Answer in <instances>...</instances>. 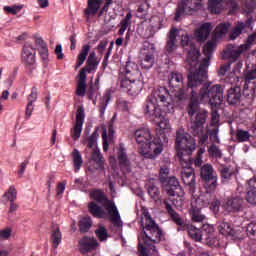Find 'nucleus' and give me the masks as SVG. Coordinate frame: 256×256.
<instances>
[{"label":"nucleus","mask_w":256,"mask_h":256,"mask_svg":"<svg viewBox=\"0 0 256 256\" xmlns=\"http://www.w3.org/2000/svg\"><path fill=\"white\" fill-rule=\"evenodd\" d=\"M181 46L188 53L186 60V69L189 71L188 87L191 89H193V87H199V85L207 79V70L209 69L211 57H213V51H215L217 47V42L215 40H209L204 45L203 53L205 58L201 61L200 65L199 57H201V52L198 50L197 46H195V43L191 41L187 32L181 34Z\"/></svg>","instance_id":"1"},{"label":"nucleus","mask_w":256,"mask_h":256,"mask_svg":"<svg viewBox=\"0 0 256 256\" xmlns=\"http://www.w3.org/2000/svg\"><path fill=\"white\" fill-rule=\"evenodd\" d=\"M175 147L177 151V157L182 165L181 179L186 185L190 195L195 193L196 182L195 172L191 168V162L189 161V155H192L195 151L196 143L195 139L184 129L176 131V142Z\"/></svg>","instance_id":"2"},{"label":"nucleus","mask_w":256,"mask_h":256,"mask_svg":"<svg viewBox=\"0 0 256 256\" xmlns=\"http://www.w3.org/2000/svg\"><path fill=\"white\" fill-rule=\"evenodd\" d=\"M174 107L169 90L166 87L159 86L146 98L142 111L146 119L155 121V119H162L167 113H172Z\"/></svg>","instance_id":"3"},{"label":"nucleus","mask_w":256,"mask_h":256,"mask_svg":"<svg viewBox=\"0 0 256 256\" xmlns=\"http://www.w3.org/2000/svg\"><path fill=\"white\" fill-rule=\"evenodd\" d=\"M134 137L139 145V153L146 159H156L163 153V142L161 137L151 135L149 128H141L134 132Z\"/></svg>","instance_id":"4"},{"label":"nucleus","mask_w":256,"mask_h":256,"mask_svg":"<svg viewBox=\"0 0 256 256\" xmlns=\"http://www.w3.org/2000/svg\"><path fill=\"white\" fill-rule=\"evenodd\" d=\"M191 97L186 106V113L190 117V124L188 131L191 135H201L203 131V125L207 123L209 112L201 108L199 98L195 95V91L191 92Z\"/></svg>","instance_id":"5"},{"label":"nucleus","mask_w":256,"mask_h":256,"mask_svg":"<svg viewBox=\"0 0 256 256\" xmlns=\"http://www.w3.org/2000/svg\"><path fill=\"white\" fill-rule=\"evenodd\" d=\"M163 205L173 223L177 225L176 231H187L191 239H193L196 242L201 241V237H203L201 230L187 223V220L181 217V215H179V213H177V211L173 209V200L166 199L163 201Z\"/></svg>","instance_id":"6"},{"label":"nucleus","mask_w":256,"mask_h":256,"mask_svg":"<svg viewBox=\"0 0 256 256\" xmlns=\"http://www.w3.org/2000/svg\"><path fill=\"white\" fill-rule=\"evenodd\" d=\"M90 199H93L97 203H100L108 211L110 221L114 227H123V222H121V215L115 202L109 200L102 190L96 189L90 192Z\"/></svg>","instance_id":"7"},{"label":"nucleus","mask_w":256,"mask_h":256,"mask_svg":"<svg viewBox=\"0 0 256 256\" xmlns=\"http://www.w3.org/2000/svg\"><path fill=\"white\" fill-rule=\"evenodd\" d=\"M224 91L225 88L221 84L211 86V83H205L200 90V97L202 100L208 101V105L214 109L223 103Z\"/></svg>","instance_id":"8"},{"label":"nucleus","mask_w":256,"mask_h":256,"mask_svg":"<svg viewBox=\"0 0 256 256\" xmlns=\"http://www.w3.org/2000/svg\"><path fill=\"white\" fill-rule=\"evenodd\" d=\"M168 83L170 89L171 102L181 103L185 100V90H183V74L179 72H172L168 76Z\"/></svg>","instance_id":"9"},{"label":"nucleus","mask_w":256,"mask_h":256,"mask_svg":"<svg viewBox=\"0 0 256 256\" xmlns=\"http://www.w3.org/2000/svg\"><path fill=\"white\" fill-rule=\"evenodd\" d=\"M111 5H113V0H88L84 15L87 19L95 17L97 13L98 17H103V13H107Z\"/></svg>","instance_id":"10"},{"label":"nucleus","mask_w":256,"mask_h":256,"mask_svg":"<svg viewBox=\"0 0 256 256\" xmlns=\"http://www.w3.org/2000/svg\"><path fill=\"white\" fill-rule=\"evenodd\" d=\"M202 1L203 0H181L176 8L174 21L179 23L185 15H191V13L199 11Z\"/></svg>","instance_id":"11"},{"label":"nucleus","mask_w":256,"mask_h":256,"mask_svg":"<svg viewBox=\"0 0 256 256\" xmlns=\"http://www.w3.org/2000/svg\"><path fill=\"white\" fill-rule=\"evenodd\" d=\"M223 59H228L230 62L223 64L220 67L219 75H225L231 68V63H235L241 57V50L236 49L232 44L228 45L223 52Z\"/></svg>","instance_id":"12"},{"label":"nucleus","mask_w":256,"mask_h":256,"mask_svg":"<svg viewBox=\"0 0 256 256\" xmlns=\"http://www.w3.org/2000/svg\"><path fill=\"white\" fill-rule=\"evenodd\" d=\"M155 64V54L153 53V44L145 41L140 55V67L142 69H151Z\"/></svg>","instance_id":"13"},{"label":"nucleus","mask_w":256,"mask_h":256,"mask_svg":"<svg viewBox=\"0 0 256 256\" xmlns=\"http://www.w3.org/2000/svg\"><path fill=\"white\" fill-rule=\"evenodd\" d=\"M22 63L25 65L29 73H33L37 68L35 50L31 44H25L22 48Z\"/></svg>","instance_id":"14"},{"label":"nucleus","mask_w":256,"mask_h":256,"mask_svg":"<svg viewBox=\"0 0 256 256\" xmlns=\"http://www.w3.org/2000/svg\"><path fill=\"white\" fill-rule=\"evenodd\" d=\"M83 123H85V108L79 106L76 112V122L71 131V137L74 141L79 140L83 131Z\"/></svg>","instance_id":"15"},{"label":"nucleus","mask_w":256,"mask_h":256,"mask_svg":"<svg viewBox=\"0 0 256 256\" xmlns=\"http://www.w3.org/2000/svg\"><path fill=\"white\" fill-rule=\"evenodd\" d=\"M120 87L127 90L130 95H139L143 89V83L137 78H122L120 80Z\"/></svg>","instance_id":"16"},{"label":"nucleus","mask_w":256,"mask_h":256,"mask_svg":"<svg viewBox=\"0 0 256 256\" xmlns=\"http://www.w3.org/2000/svg\"><path fill=\"white\" fill-rule=\"evenodd\" d=\"M99 248V242L94 237L84 236L79 241V251L81 255H87L91 251H97Z\"/></svg>","instance_id":"17"},{"label":"nucleus","mask_w":256,"mask_h":256,"mask_svg":"<svg viewBox=\"0 0 256 256\" xmlns=\"http://www.w3.org/2000/svg\"><path fill=\"white\" fill-rule=\"evenodd\" d=\"M117 159L122 173H124V175L131 173V160H129L127 150H125L123 144H120Z\"/></svg>","instance_id":"18"},{"label":"nucleus","mask_w":256,"mask_h":256,"mask_svg":"<svg viewBox=\"0 0 256 256\" xmlns=\"http://www.w3.org/2000/svg\"><path fill=\"white\" fill-rule=\"evenodd\" d=\"M253 23H255L253 17H249L245 22H238L231 31L230 38L235 40L239 37V35H241V33H247L249 29H253Z\"/></svg>","instance_id":"19"},{"label":"nucleus","mask_w":256,"mask_h":256,"mask_svg":"<svg viewBox=\"0 0 256 256\" xmlns=\"http://www.w3.org/2000/svg\"><path fill=\"white\" fill-rule=\"evenodd\" d=\"M160 184L162 186V189L167 191L168 195H170L171 197H175L177 195V189H181L179 180L175 176L164 179V182H160Z\"/></svg>","instance_id":"20"},{"label":"nucleus","mask_w":256,"mask_h":256,"mask_svg":"<svg viewBox=\"0 0 256 256\" xmlns=\"http://www.w3.org/2000/svg\"><path fill=\"white\" fill-rule=\"evenodd\" d=\"M243 197L236 196L232 198H228L225 204V209L228 213H237V211H241L243 209Z\"/></svg>","instance_id":"21"},{"label":"nucleus","mask_w":256,"mask_h":256,"mask_svg":"<svg viewBox=\"0 0 256 256\" xmlns=\"http://www.w3.org/2000/svg\"><path fill=\"white\" fill-rule=\"evenodd\" d=\"M179 30L177 28H171L165 46L166 55H171L173 51L177 49V35Z\"/></svg>","instance_id":"22"},{"label":"nucleus","mask_w":256,"mask_h":256,"mask_svg":"<svg viewBox=\"0 0 256 256\" xmlns=\"http://www.w3.org/2000/svg\"><path fill=\"white\" fill-rule=\"evenodd\" d=\"M227 103L231 106L241 103V87L234 86L227 91Z\"/></svg>","instance_id":"23"},{"label":"nucleus","mask_w":256,"mask_h":256,"mask_svg":"<svg viewBox=\"0 0 256 256\" xmlns=\"http://www.w3.org/2000/svg\"><path fill=\"white\" fill-rule=\"evenodd\" d=\"M202 185L207 195L215 193V191H217V187H219V176H213L212 178L202 180Z\"/></svg>","instance_id":"24"},{"label":"nucleus","mask_w":256,"mask_h":256,"mask_svg":"<svg viewBox=\"0 0 256 256\" xmlns=\"http://www.w3.org/2000/svg\"><path fill=\"white\" fill-rule=\"evenodd\" d=\"M91 161H94L96 163V169L98 171H103L105 169V158L103 157V154H101V150H99V147H94L91 152Z\"/></svg>","instance_id":"25"},{"label":"nucleus","mask_w":256,"mask_h":256,"mask_svg":"<svg viewBox=\"0 0 256 256\" xmlns=\"http://www.w3.org/2000/svg\"><path fill=\"white\" fill-rule=\"evenodd\" d=\"M88 211L96 219H107V212L101 206L97 205L95 201L88 203Z\"/></svg>","instance_id":"26"},{"label":"nucleus","mask_w":256,"mask_h":256,"mask_svg":"<svg viewBox=\"0 0 256 256\" xmlns=\"http://www.w3.org/2000/svg\"><path fill=\"white\" fill-rule=\"evenodd\" d=\"M36 47L39 51L40 57L44 63H47L49 59V48L43 38H35Z\"/></svg>","instance_id":"27"},{"label":"nucleus","mask_w":256,"mask_h":256,"mask_svg":"<svg viewBox=\"0 0 256 256\" xmlns=\"http://www.w3.org/2000/svg\"><path fill=\"white\" fill-rule=\"evenodd\" d=\"M217 172L215 171V168H213V165L211 164H204L200 168V179L201 181H204L205 179H211L212 177H216Z\"/></svg>","instance_id":"28"},{"label":"nucleus","mask_w":256,"mask_h":256,"mask_svg":"<svg viewBox=\"0 0 256 256\" xmlns=\"http://www.w3.org/2000/svg\"><path fill=\"white\" fill-rule=\"evenodd\" d=\"M246 201L251 205H256V180L251 179L248 181V192L246 196Z\"/></svg>","instance_id":"29"},{"label":"nucleus","mask_w":256,"mask_h":256,"mask_svg":"<svg viewBox=\"0 0 256 256\" xmlns=\"http://www.w3.org/2000/svg\"><path fill=\"white\" fill-rule=\"evenodd\" d=\"M131 19H133V14L131 12H128L126 16L120 21L118 27L120 29L118 30V35L120 37H123L125 35V31H127V28L131 29Z\"/></svg>","instance_id":"30"},{"label":"nucleus","mask_w":256,"mask_h":256,"mask_svg":"<svg viewBox=\"0 0 256 256\" xmlns=\"http://www.w3.org/2000/svg\"><path fill=\"white\" fill-rule=\"evenodd\" d=\"M98 139H99V132H98V129L96 128L90 136L82 140V143L83 145H86V149H95V147H98L97 146Z\"/></svg>","instance_id":"31"},{"label":"nucleus","mask_w":256,"mask_h":256,"mask_svg":"<svg viewBox=\"0 0 256 256\" xmlns=\"http://www.w3.org/2000/svg\"><path fill=\"white\" fill-rule=\"evenodd\" d=\"M97 67H99V60H97L95 52H91L88 56L84 69L87 70V73H93V71H97Z\"/></svg>","instance_id":"32"},{"label":"nucleus","mask_w":256,"mask_h":256,"mask_svg":"<svg viewBox=\"0 0 256 256\" xmlns=\"http://www.w3.org/2000/svg\"><path fill=\"white\" fill-rule=\"evenodd\" d=\"M138 75H139V68L137 67V64L132 62H127L125 66L124 79L137 78Z\"/></svg>","instance_id":"33"},{"label":"nucleus","mask_w":256,"mask_h":256,"mask_svg":"<svg viewBox=\"0 0 256 256\" xmlns=\"http://www.w3.org/2000/svg\"><path fill=\"white\" fill-rule=\"evenodd\" d=\"M146 189L148 192V195L153 199V201H159L161 199V191L159 190V187L153 182H149L146 185Z\"/></svg>","instance_id":"34"},{"label":"nucleus","mask_w":256,"mask_h":256,"mask_svg":"<svg viewBox=\"0 0 256 256\" xmlns=\"http://www.w3.org/2000/svg\"><path fill=\"white\" fill-rule=\"evenodd\" d=\"M211 34V24L210 23H204L200 27V29L196 32V37L198 41H205L207 37Z\"/></svg>","instance_id":"35"},{"label":"nucleus","mask_w":256,"mask_h":256,"mask_svg":"<svg viewBox=\"0 0 256 256\" xmlns=\"http://www.w3.org/2000/svg\"><path fill=\"white\" fill-rule=\"evenodd\" d=\"M72 161L75 173H79L81 167L83 166V156H81V152H79V150L74 149L72 151Z\"/></svg>","instance_id":"36"},{"label":"nucleus","mask_w":256,"mask_h":256,"mask_svg":"<svg viewBox=\"0 0 256 256\" xmlns=\"http://www.w3.org/2000/svg\"><path fill=\"white\" fill-rule=\"evenodd\" d=\"M89 51H91V46L89 44L83 45L80 53L78 54L76 69H79V67H81V65L85 63V59H87V55H89Z\"/></svg>","instance_id":"37"},{"label":"nucleus","mask_w":256,"mask_h":256,"mask_svg":"<svg viewBox=\"0 0 256 256\" xmlns=\"http://www.w3.org/2000/svg\"><path fill=\"white\" fill-rule=\"evenodd\" d=\"M190 215L193 223H203L206 219L205 215L201 214V208L191 206Z\"/></svg>","instance_id":"38"},{"label":"nucleus","mask_w":256,"mask_h":256,"mask_svg":"<svg viewBox=\"0 0 256 256\" xmlns=\"http://www.w3.org/2000/svg\"><path fill=\"white\" fill-rule=\"evenodd\" d=\"M217 227H218V231L219 233H221V235H233V227L231 226V224H229V222H225V221H219L217 223Z\"/></svg>","instance_id":"39"},{"label":"nucleus","mask_w":256,"mask_h":256,"mask_svg":"<svg viewBox=\"0 0 256 256\" xmlns=\"http://www.w3.org/2000/svg\"><path fill=\"white\" fill-rule=\"evenodd\" d=\"M208 9L210 12L218 15V13H221V10L223 9V0H209Z\"/></svg>","instance_id":"40"},{"label":"nucleus","mask_w":256,"mask_h":256,"mask_svg":"<svg viewBox=\"0 0 256 256\" xmlns=\"http://www.w3.org/2000/svg\"><path fill=\"white\" fill-rule=\"evenodd\" d=\"M256 79V68L244 72V90L249 89V83Z\"/></svg>","instance_id":"41"},{"label":"nucleus","mask_w":256,"mask_h":256,"mask_svg":"<svg viewBox=\"0 0 256 256\" xmlns=\"http://www.w3.org/2000/svg\"><path fill=\"white\" fill-rule=\"evenodd\" d=\"M138 31L144 39H150V37H153L155 35V28H153V25H141L138 28Z\"/></svg>","instance_id":"42"},{"label":"nucleus","mask_w":256,"mask_h":256,"mask_svg":"<svg viewBox=\"0 0 256 256\" xmlns=\"http://www.w3.org/2000/svg\"><path fill=\"white\" fill-rule=\"evenodd\" d=\"M220 176L222 179H225L226 181H229L231 177H233V170L231 168L227 167L226 165H221L218 169Z\"/></svg>","instance_id":"43"},{"label":"nucleus","mask_w":256,"mask_h":256,"mask_svg":"<svg viewBox=\"0 0 256 256\" xmlns=\"http://www.w3.org/2000/svg\"><path fill=\"white\" fill-rule=\"evenodd\" d=\"M91 225H93L91 218H82L78 223L80 233H87L91 229Z\"/></svg>","instance_id":"44"},{"label":"nucleus","mask_w":256,"mask_h":256,"mask_svg":"<svg viewBox=\"0 0 256 256\" xmlns=\"http://www.w3.org/2000/svg\"><path fill=\"white\" fill-rule=\"evenodd\" d=\"M236 139L239 143H246L251 139V134L249 131L238 129L236 131Z\"/></svg>","instance_id":"45"},{"label":"nucleus","mask_w":256,"mask_h":256,"mask_svg":"<svg viewBox=\"0 0 256 256\" xmlns=\"http://www.w3.org/2000/svg\"><path fill=\"white\" fill-rule=\"evenodd\" d=\"M229 27H231L230 23H220L215 29V34L217 37H223L227 35Z\"/></svg>","instance_id":"46"},{"label":"nucleus","mask_w":256,"mask_h":256,"mask_svg":"<svg viewBox=\"0 0 256 256\" xmlns=\"http://www.w3.org/2000/svg\"><path fill=\"white\" fill-rule=\"evenodd\" d=\"M61 239H62L61 230L57 228L56 230L53 231L51 235L52 247L54 249H57V247H59V244L61 243Z\"/></svg>","instance_id":"47"},{"label":"nucleus","mask_w":256,"mask_h":256,"mask_svg":"<svg viewBox=\"0 0 256 256\" xmlns=\"http://www.w3.org/2000/svg\"><path fill=\"white\" fill-rule=\"evenodd\" d=\"M95 235L99 239V241H107V239L109 238L107 228H105L104 226H99L98 229L95 230Z\"/></svg>","instance_id":"48"},{"label":"nucleus","mask_w":256,"mask_h":256,"mask_svg":"<svg viewBox=\"0 0 256 256\" xmlns=\"http://www.w3.org/2000/svg\"><path fill=\"white\" fill-rule=\"evenodd\" d=\"M169 173H171V169L167 164H164L160 167L159 177H158L160 183L165 182V179L169 178Z\"/></svg>","instance_id":"49"},{"label":"nucleus","mask_w":256,"mask_h":256,"mask_svg":"<svg viewBox=\"0 0 256 256\" xmlns=\"http://www.w3.org/2000/svg\"><path fill=\"white\" fill-rule=\"evenodd\" d=\"M208 153L211 157H215L216 159H221V157H223V153L221 152V149H219V147H217V145L215 144H212L208 148Z\"/></svg>","instance_id":"50"},{"label":"nucleus","mask_w":256,"mask_h":256,"mask_svg":"<svg viewBox=\"0 0 256 256\" xmlns=\"http://www.w3.org/2000/svg\"><path fill=\"white\" fill-rule=\"evenodd\" d=\"M3 199H7L8 201H15L17 199V189H15V186H10L8 192L4 194Z\"/></svg>","instance_id":"51"},{"label":"nucleus","mask_w":256,"mask_h":256,"mask_svg":"<svg viewBox=\"0 0 256 256\" xmlns=\"http://www.w3.org/2000/svg\"><path fill=\"white\" fill-rule=\"evenodd\" d=\"M158 127H160L163 133H171V124L169 123V119L163 118L162 120H160V122L158 123Z\"/></svg>","instance_id":"52"},{"label":"nucleus","mask_w":256,"mask_h":256,"mask_svg":"<svg viewBox=\"0 0 256 256\" xmlns=\"http://www.w3.org/2000/svg\"><path fill=\"white\" fill-rule=\"evenodd\" d=\"M85 93H87V83L78 82L76 88V95H78V97H85Z\"/></svg>","instance_id":"53"},{"label":"nucleus","mask_w":256,"mask_h":256,"mask_svg":"<svg viewBox=\"0 0 256 256\" xmlns=\"http://www.w3.org/2000/svg\"><path fill=\"white\" fill-rule=\"evenodd\" d=\"M97 91L98 89L95 88V86L90 85V87L88 88L87 91V97L90 101H93L94 105L96 103V99H97Z\"/></svg>","instance_id":"54"},{"label":"nucleus","mask_w":256,"mask_h":256,"mask_svg":"<svg viewBox=\"0 0 256 256\" xmlns=\"http://www.w3.org/2000/svg\"><path fill=\"white\" fill-rule=\"evenodd\" d=\"M246 232L248 237H250V239H253V241H256V223L248 224L246 228Z\"/></svg>","instance_id":"55"},{"label":"nucleus","mask_w":256,"mask_h":256,"mask_svg":"<svg viewBox=\"0 0 256 256\" xmlns=\"http://www.w3.org/2000/svg\"><path fill=\"white\" fill-rule=\"evenodd\" d=\"M208 205H210V210L216 213L219 211V207H221V202L218 199H214L211 203L206 201L203 206L207 207Z\"/></svg>","instance_id":"56"},{"label":"nucleus","mask_w":256,"mask_h":256,"mask_svg":"<svg viewBox=\"0 0 256 256\" xmlns=\"http://www.w3.org/2000/svg\"><path fill=\"white\" fill-rule=\"evenodd\" d=\"M193 136L199 138V143L201 145H205V143H207V141H209V134L205 133V125H203L202 132L200 134L193 135Z\"/></svg>","instance_id":"57"},{"label":"nucleus","mask_w":256,"mask_h":256,"mask_svg":"<svg viewBox=\"0 0 256 256\" xmlns=\"http://www.w3.org/2000/svg\"><path fill=\"white\" fill-rule=\"evenodd\" d=\"M21 9H23V5H14V6H5L4 7V11L6 13H11V15H17V13H19V11H21Z\"/></svg>","instance_id":"58"},{"label":"nucleus","mask_w":256,"mask_h":256,"mask_svg":"<svg viewBox=\"0 0 256 256\" xmlns=\"http://www.w3.org/2000/svg\"><path fill=\"white\" fill-rule=\"evenodd\" d=\"M189 162H190V167L191 165H195V167H203V157L196 156L195 158H191V154H189Z\"/></svg>","instance_id":"59"},{"label":"nucleus","mask_w":256,"mask_h":256,"mask_svg":"<svg viewBox=\"0 0 256 256\" xmlns=\"http://www.w3.org/2000/svg\"><path fill=\"white\" fill-rule=\"evenodd\" d=\"M209 138L216 143H219V127H215L208 132Z\"/></svg>","instance_id":"60"},{"label":"nucleus","mask_w":256,"mask_h":256,"mask_svg":"<svg viewBox=\"0 0 256 256\" xmlns=\"http://www.w3.org/2000/svg\"><path fill=\"white\" fill-rule=\"evenodd\" d=\"M201 232L202 234L205 233V235H213V233L215 232V227H213V225L211 224H203L201 227Z\"/></svg>","instance_id":"61"},{"label":"nucleus","mask_w":256,"mask_h":256,"mask_svg":"<svg viewBox=\"0 0 256 256\" xmlns=\"http://www.w3.org/2000/svg\"><path fill=\"white\" fill-rule=\"evenodd\" d=\"M110 99H111V97L109 96V94H106L104 96L103 102L100 104L101 115H105V110L107 109V105H109Z\"/></svg>","instance_id":"62"},{"label":"nucleus","mask_w":256,"mask_h":256,"mask_svg":"<svg viewBox=\"0 0 256 256\" xmlns=\"http://www.w3.org/2000/svg\"><path fill=\"white\" fill-rule=\"evenodd\" d=\"M37 87H33L30 95L28 96V103H35L37 101Z\"/></svg>","instance_id":"63"},{"label":"nucleus","mask_w":256,"mask_h":256,"mask_svg":"<svg viewBox=\"0 0 256 256\" xmlns=\"http://www.w3.org/2000/svg\"><path fill=\"white\" fill-rule=\"evenodd\" d=\"M11 237L10 228H6L4 230H0V239H9Z\"/></svg>","instance_id":"64"}]
</instances>
